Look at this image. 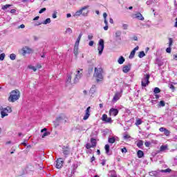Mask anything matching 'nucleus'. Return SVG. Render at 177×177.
Here are the masks:
<instances>
[{"mask_svg": "<svg viewBox=\"0 0 177 177\" xmlns=\"http://www.w3.org/2000/svg\"><path fill=\"white\" fill-rule=\"evenodd\" d=\"M93 77L96 80L97 84L103 82V69L102 68H95Z\"/></svg>", "mask_w": 177, "mask_h": 177, "instance_id": "nucleus-1", "label": "nucleus"}, {"mask_svg": "<svg viewBox=\"0 0 177 177\" xmlns=\"http://www.w3.org/2000/svg\"><path fill=\"white\" fill-rule=\"evenodd\" d=\"M89 8V6H85L80 8L79 10H77L74 15V17H80V16H83L84 17H86L88 16V13H89V11L86 10V9Z\"/></svg>", "mask_w": 177, "mask_h": 177, "instance_id": "nucleus-2", "label": "nucleus"}, {"mask_svg": "<svg viewBox=\"0 0 177 177\" xmlns=\"http://www.w3.org/2000/svg\"><path fill=\"white\" fill-rule=\"evenodd\" d=\"M19 99H20V91L19 90L12 91L8 97V101L11 103H15Z\"/></svg>", "mask_w": 177, "mask_h": 177, "instance_id": "nucleus-3", "label": "nucleus"}, {"mask_svg": "<svg viewBox=\"0 0 177 177\" xmlns=\"http://www.w3.org/2000/svg\"><path fill=\"white\" fill-rule=\"evenodd\" d=\"M67 122V118L64 114H61L55 121H54L55 127H59L61 124H66Z\"/></svg>", "mask_w": 177, "mask_h": 177, "instance_id": "nucleus-4", "label": "nucleus"}, {"mask_svg": "<svg viewBox=\"0 0 177 177\" xmlns=\"http://www.w3.org/2000/svg\"><path fill=\"white\" fill-rule=\"evenodd\" d=\"M149 80H150V75H144L141 81V85L142 88H146V86L150 84V81H149Z\"/></svg>", "mask_w": 177, "mask_h": 177, "instance_id": "nucleus-5", "label": "nucleus"}, {"mask_svg": "<svg viewBox=\"0 0 177 177\" xmlns=\"http://www.w3.org/2000/svg\"><path fill=\"white\" fill-rule=\"evenodd\" d=\"M98 55L99 56H102V53H103V50H104V40L100 39L98 43Z\"/></svg>", "mask_w": 177, "mask_h": 177, "instance_id": "nucleus-6", "label": "nucleus"}, {"mask_svg": "<svg viewBox=\"0 0 177 177\" xmlns=\"http://www.w3.org/2000/svg\"><path fill=\"white\" fill-rule=\"evenodd\" d=\"M82 73H84L83 69L79 68L75 73V76L74 78V84H77L80 80L82 77Z\"/></svg>", "mask_w": 177, "mask_h": 177, "instance_id": "nucleus-7", "label": "nucleus"}, {"mask_svg": "<svg viewBox=\"0 0 177 177\" xmlns=\"http://www.w3.org/2000/svg\"><path fill=\"white\" fill-rule=\"evenodd\" d=\"M8 113H12V108L7 107L4 110L1 111V118L6 117L8 115Z\"/></svg>", "mask_w": 177, "mask_h": 177, "instance_id": "nucleus-8", "label": "nucleus"}, {"mask_svg": "<svg viewBox=\"0 0 177 177\" xmlns=\"http://www.w3.org/2000/svg\"><path fill=\"white\" fill-rule=\"evenodd\" d=\"M21 51H22V55H24H24L31 53V52H32V49H31L28 46H25V47H23V48L21 49Z\"/></svg>", "mask_w": 177, "mask_h": 177, "instance_id": "nucleus-9", "label": "nucleus"}, {"mask_svg": "<svg viewBox=\"0 0 177 177\" xmlns=\"http://www.w3.org/2000/svg\"><path fill=\"white\" fill-rule=\"evenodd\" d=\"M63 164H64V162L63 161V159L59 158L56 161L55 167L58 169H60V168H62V167H63Z\"/></svg>", "mask_w": 177, "mask_h": 177, "instance_id": "nucleus-10", "label": "nucleus"}, {"mask_svg": "<svg viewBox=\"0 0 177 177\" xmlns=\"http://www.w3.org/2000/svg\"><path fill=\"white\" fill-rule=\"evenodd\" d=\"M102 121L104 122H106L107 124H111L113 122V120H111V118L107 117L106 114H104L102 118Z\"/></svg>", "mask_w": 177, "mask_h": 177, "instance_id": "nucleus-11", "label": "nucleus"}, {"mask_svg": "<svg viewBox=\"0 0 177 177\" xmlns=\"http://www.w3.org/2000/svg\"><path fill=\"white\" fill-rule=\"evenodd\" d=\"M89 115H91V106H88L86 109L83 120H84V121H86V120L89 118Z\"/></svg>", "mask_w": 177, "mask_h": 177, "instance_id": "nucleus-12", "label": "nucleus"}, {"mask_svg": "<svg viewBox=\"0 0 177 177\" xmlns=\"http://www.w3.org/2000/svg\"><path fill=\"white\" fill-rule=\"evenodd\" d=\"M160 132H164V134L166 136H169V135H171V131H169V130L165 129V127H160L159 129Z\"/></svg>", "mask_w": 177, "mask_h": 177, "instance_id": "nucleus-13", "label": "nucleus"}, {"mask_svg": "<svg viewBox=\"0 0 177 177\" xmlns=\"http://www.w3.org/2000/svg\"><path fill=\"white\" fill-rule=\"evenodd\" d=\"M118 114V109L111 108L109 111V115L115 117Z\"/></svg>", "mask_w": 177, "mask_h": 177, "instance_id": "nucleus-14", "label": "nucleus"}, {"mask_svg": "<svg viewBox=\"0 0 177 177\" xmlns=\"http://www.w3.org/2000/svg\"><path fill=\"white\" fill-rule=\"evenodd\" d=\"M120 97H121V93H115V95L113 96V98L112 100L113 103H115L118 102V100H120Z\"/></svg>", "mask_w": 177, "mask_h": 177, "instance_id": "nucleus-15", "label": "nucleus"}, {"mask_svg": "<svg viewBox=\"0 0 177 177\" xmlns=\"http://www.w3.org/2000/svg\"><path fill=\"white\" fill-rule=\"evenodd\" d=\"M131 64L124 66L122 68L123 73H124L125 74H127V73H129V71H131Z\"/></svg>", "mask_w": 177, "mask_h": 177, "instance_id": "nucleus-16", "label": "nucleus"}, {"mask_svg": "<svg viewBox=\"0 0 177 177\" xmlns=\"http://www.w3.org/2000/svg\"><path fill=\"white\" fill-rule=\"evenodd\" d=\"M136 50H139V46H136L134 49L131 52L130 55L129 56V59H133L135 57V53H136Z\"/></svg>", "mask_w": 177, "mask_h": 177, "instance_id": "nucleus-17", "label": "nucleus"}, {"mask_svg": "<svg viewBox=\"0 0 177 177\" xmlns=\"http://www.w3.org/2000/svg\"><path fill=\"white\" fill-rule=\"evenodd\" d=\"M46 131H47L46 128H44L41 130V132L44 133L41 136L42 138H45L46 136H49V135H50V132Z\"/></svg>", "mask_w": 177, "mask_h": 177, "instance_id": "nucleus-18", "label": "nucleus"}, {"mask_svg": "<svg viewBox=\"0 0 177 177\" xmlns=\"http://www.w3.org/2000/svg\"><path fill=\"white\" fill-rule=\"evenodd\" d=\"M78 46H80V44H77L75 43L73 53L76 57L78 56Z\"/></svg>", "mask_w": 177, "mask_h": 177, "instance_id": "nucleus-19", "label": "nucleus"}, {"mask_svg": "<svg viewBox=\"0 0 177 177\" xmlns=\"http://www.w3.org/2000/svg\"><path fill=\"white\" fill-rule=\"evenodd\" d=\"M136 19H138V20H141L143 21L145 20V17H143V15L140 14V12H138L137 14L135 15Z\"/></svg>", "mask_w": 177, "mask_h": 177, "instance_id": "nucleus-20", "label": "nucleus"}, {"mask_svg": "<svg viewBox=\"0 0 177 177\" xmlns=\"http://www.w3.org/2000/svg\"><path fill=\"white\" fill-rule=\"evenodd\" d=\"M159 172H160V170L150 171L149 175H150V176L157 177V176H158V173Z\"/></svg>", "mask_w": 177, "mask_h": 177, "instance_id": "nucleus-21", "label": "nucleus"}, {"mask_svg": "<svg viewBox=\"0 0 177 177\" xmlns=\"http://www.w3.org/2000/svg\"><path fill=\"white\" fill-rule=\"evenodd\" d=\"M125 62V58L124 57L120 56L118 60V63L119 64H124V62Z\"/></svg>", "mask_w": 177, "mask_h": 177, "instance_id": "nucleus-22", "label": "nucleus"}, {"mask_svg": "<svg viewBox=\"0 0 177 177\" xmlns=\"http://www.w3.org/2000/svg\"><path fill=\"white\" fill-rule=\"evenodd\" d=\"M62 153L64 156H68V154H70V150L68 149L63 148Z\"/></svg>", "mask_w": 177, "mask_h": 177, "instance_id": "nucleus-23", "label": "nucleus"}, {"mask_svg": "<svg viewBox=\"0 0 177 177\" xmlns=\"http://www.w3.org/2000/svg\"><path fill=\"white\" fill-rule=\"evenodd\" d=\"M137 156H138V158H142V157H143V156H145V153H143V151L139 150L137 152Z\"/></svg>", "mask_w": 177, "mask_h": 177, "instance_id": "nucleus-24", "label": "nucleus"}, {"mask_svg": "<svg viewBox=\"0 0 177 177\" xmlns=\"http://www.w3.org/2000/svg\"><path fill=\"white\" fill-rule=\"evenodd\" d=\"M91 143L92 147H96V139L91 138Z\"/></svg>", "mask_w": 177, "mask_h": 177, "instance_id": "nucleus-25", "label": "nucleus"}, {"mask_svg": "<svg viewBox=\"0 0 177 177\" xmlns=\"http://www.w3.org/2000/svg\"><path fill=\"white\" fill-rule=\"evenodd\" d=\"M160 150V151H165V150H168V145H162Z\"/></svg>", "mask_w": 177, "mask_h": 177, "instance_id": "nucleus-26", "label": "nucleus"}, {"mask_svg": "<svg viewBox=\"0 0 177 177\" xmlns=\"http://www.w3.org/2000/svg\"><path fill=\"white\" fill-rule=\"evenodd\" d=\"M145 56H146V54L145 53V51H141L138 54V57H140V59H142V57H145Z\"/></svg>", "mask_w": 177, "mask_h": 177, "instance_id": "nucleus-27", "label": "nucleus"}, {"mask_svg": "<svg viewBox=\"0 0 177 177\" xmlns=\"http://www.w3.org/2000/svg\"><path fill=\"white\" fill-rule=\"evenodd\" d=\"M82 37V33H80L76 40V42L75 44L80 45V41H81V38Z\"/></svg>", "mask_w": 177, "mask_h": 177, "instance_id": "nucleus-28", "label": "nucleus"}, {"mask_svg": "<svg viewBox=\"0 0 177 177\" xmlns=\"http://www.w3.org/2000/svg\"><path fill=\"white\" fill-rule=\"evenodd\" d=\"M10 6H12V5H10V4H6V5H5V6H3L1 7V9H2L3 10H6V9H9V8H10Z\"/></svg>", "mask_w": 177, "mask_h": 177, "instance_id": "nucleus-29", "label": "nucleus"}, {"mask_svg": "<svg viewBox=\"0 0 177 177\" xmlns=\"http://www.w3.org/2000/svg\"><path fill=\"white\" fill-rule=\"evenodd\" d=\"M155 2H157V1L156 0H148L146 3L147 5L149 6V5H153V3H155Z\"/></svg>", "mask_w": 177, "mask_h": 177, "instance_id": "nucleus-30", "label": "nucleus"}, {"mask_svg": "<svg viewBox=\"0 0 177 177\" xmlns=\"http://www.w3.org/2000/svg\"><path fill=\"white\" fill-rule=\"evenodd\" d=\"M108 142L109 143L113 144L115 142V138L114 137L109 138Z\"/></svg>", "mask_w": 177, "mask_h": 177, "instance_id": "nucleus-31", "label": "nucleus"}, {"mask_svg": "<svg viewBox=\"0 0 177 177\" xmlns=\"http://www.w3.org/2000/svg\"><path fill=\"white\" fill-rule=\"evenodd\" d=\"M142 119H137L136 121V125L138 127V125H142Z\"/></svg>", "mask_w": 177, "mask_h": 177, "instance_id": "nucleus-32", "label": "nucleus"}, {"mask_svg": "<svg viewBox=\"0 0 177 177\" xmlns=\"http://www.w3.org/2000/svg\"><path fill=\"white\" fill-rule=\"evenodd\" d=\"M160 172H162V173H167V172H172V169H169V168H168V169H162V170H160Z\"/></svg>", "mask_w": 177, "mask_h": 177, "instance_id": "nucleus-33", "label": "nucleus"}, {"mask_svg": "<svg viewBox=\"0 0 177 177\" xmlns=\"http://www.w3.org/2000/svg\"><path fill=\"white\" fill-rule=\"evenodd\" d=\"M105 151H106V154H109V153L110 151V145H105Z\"/></svg>", "mask_w": 177, "mask_h": 177, "instance_id": "nucleus-34", "label": "nucleus"}, {"mask_svg": "<svg viewBox=\"0 0 177 177\" xmlns=\"http://www.w3.org/2000/svg\"><path fill=\"white\" fill-rule=\"evenodd\" d=\"M137 146H138V147H139L140 149V147H142V146H143V141L139 140L137 143Z\"/></svg>", "mask_w": 177, "mask_h": 177, "instance_id": "nucleus-35", "label": "nucleus"}, {"mask_svg": "<svg viewBox=\"0 0 177 177\" xmlns=\"http://www.w3.org/2000/svg\"><path fill=\"white\" fill-rule=\"evenodd\" d=\"M66 83L67 84H71V75H68L67 80H66Z\"/></svg>", "mask_w": 177, "mask_h": 177, "instance_id": "nucleus-36", "label": "nucleus"}, {"mask_svg": "<svg viewBox=\"0 0 177 177\" xmlns=\"http://www.w3.org/2000/svg\"><path fill=\"white\" fill-rule=\"evenodd\" d=\"M154 93H160L161 92V90L158 87H156L153 90Z\"/></svg>", "mask_w": 177, "mask_h": 177, "instance_id": "nucleus-37", "label": "nucleus"}, {"mask_svg": "<svg viewBox=\"0 0 177 177\" xmlns=\"http://www.w3.org/2000/svg\"><path fill=\"white\" fill-rule=\"evenodd\" d=\"M50 23V18H47L44 22L43 24H49Z\"/></svg>", "mask_w": 177, "mask_h": 177, "instance_id": "nucleus-38", "label": "nucleus"}, {"mask_svg": "<svg viewBox=\"0 0 177 177\" xmlns=\"http://www.w3.org/2000/svg\"><path fill=\"white\" fill-rule=\"evenodd\" d=\"M10 59L11 60H15L16 59V55L15 54H11L10 55Z\"/></svg>", "mask_w": 177, "mask_h": 177, "instance_id": "nucleus-39", "label": "nucleus"}, {"mask_svg": "<svg viewBox=\"0 0 177 177\" xmlns=\"http://www.w3.org/2000/svg\"><path fill=\"white\" fill-rule=\"evenodd\" d=\"M174 43V40L172 38H169V46L171 47L172 46V44Z\"/></svg>", "mask_w": 177, "mask_h": 177, "instance_id": "nucleus-40", "label": "nucleus"}, {"mask_svg": "<svg viewBox=\"0 0 177 177\" xmlns=\"http://www.w3.org/2000/svg\"><path fill=\"white\" fill-rule=\"evenodd\" d=\"M92 148V145H91V143H87L86 145V149H87V150H89V149Z\"/></svg>", "mask_w": 177, "mask_h": 177, "instance_id": "nucleus-41", "label": "nucleus"}, {"mask_svg": "<svg viewBox=\"0 0 177 177\" xmlns=\"http://www.w3.org/2000/svg\"><path fill=\"white\" fill-rule=\"evenodd\" d=\"M159 106L160 107H164L165 106V102L164 101H160V103H159Z\"/></svg>", "mask_w": 177, "mask_h": 177, "instance_id": "nucleus-42", "label": "nucleus"}, {"mask_svg": "<svg viewBox=\"0 0 177 177\" xmlns=\"http://www.w3.org/2000/svg\"><path fill=\"white\" fill-rule=\"evenodd\" d=\"M5 59V53H1L0 55V60L3 61Z\"/></svg>", "mask_w": 177, "mask_h": 177, "instance_id": "nucleus-43", "label": "nucleus"}, {"mask_svg": "<svg viewBox=\"0 0 177 177\" xmlns=\"http://www.w3.org/2000/svg\"><path fill=\"white\" fill-rule=\"evenodd\" d=\"M115 37H116V38H118V37H121V32L120 31H117L115 32Z\"/></svg>", "mask_w": 177, "mask_h": 177, "instance_id": "nucleus-44", "label": "nucleus"}, {"mask_svg": "<svg viewBox=\"0 0 177 177\" xmlns=\"http://www.w3.org/2000/svg\"><path fill=\"white\" fill-rule=\"evenodd\" d=\"M66 32H68V34H71L73 32V30L71 28H68L66 29Z\"/></svg>", "mask_w": 177, "mask_h": 177, "instance_id": "nucleus-45", "label": "nucleus"}, {"mask_svg": "<svg viewBox=\"0 0 177 177\" xmlns=\"http://www.w3.org/2000/svg\"><path fill=\"white\" fill-rule=\"evenodd\" d=\"M123 30H128V24H123L122 25Z\"/></svg>", "mask_w": 177, "mask_h": 177, "instance_id": "nucleus-46", "label": "nucleus"}, {"mask_svg": "<svg viewBox=\"0 0 177 177\" xmlns=\"http://www.w3.org/2000/svg\"><path fill=\"white\" fill-rule=\"evenodd\" d=\"M88 39H89L90 41L91 39H93V35H92V34L88 35Z\"/></svg>", "mask_w": 177, "mask_h": 177, "instance_id": "nucleus-47", "label": "nucleus"}, {"mask_svg": "<svg viewBox=\"0 0 177 177\" xmlns=\"http://www.w3.org/2000/svg\"><path fill=\"white\" fill-rule=\"evenodd\" d=\"M46 8H41L40 10H39V13H44V12H46Z\"/></svg>", "mask_w": 177, "mask_h": 177, "instance_id": "nucleus-48", "label": "nucleus"}, {"mask_svg": "<svg viewBox=\"0 0 177 177\" xmlns=\"http://www.w3.org/2000/svg\"><path fill=\"white\" fill-rule=\"evenodd\" d=\"M122 153H127L128 151V150L127 149V148L124 147L121 149Z\"/></svg>", "mask_w": 177, "mask_h": 177, "instance_id": "nucleus-49", "label": "nucleus"}, {"mask_svg": "<svg viewBox=\"0 0 177 177\" xmlns=\"http://www.w3.org/2000/svg\"><path fill=\"white\" fill-rule=\"evenodd\" d=\"M93 44H95V41L91 40L89 41L88 45L89 46H93Z\"/></svg>", "mask_w": 177, "mask_h": 177, "instance_id": "nucleus-50", "label": "nucleus"}, {"mask_svg": "<svg viewBox=\"0 0 177 177\" xmlns=\"http://www.w3.org/2000/svg\"><path fill=\"white\" fill-rule=\"evenodd\" d=\"M169 88L170 89H172V91H175V86H174V84H170Z\"/></svg>", "mask_w": 177, "mask_h": 177, "instance_id": "nucleus-51", "label": "nucleus"}, {"mask_svg": "<svg viewBox=\"0 0 177 177\" xmlns=\"http://www.w3.org/2000/svg\"><path fill=\"white\" fill-rule=\"evenodd\" d=\"M129 138H131V136L128 134L124 136V139H129Z\"/></svg>", "mask_w": 177, "mask_h": 177, "instance_id": "nucleus-52", "label": "nucleus"}, {"mask_svg": "<svg viewBox=\"0 0 177 177\" xmlns=\"http://www.w3.org/2000/svg\"><path fill=\"white\" fill-rule=\"evenodd\" d=\"M145 145L146 147H150V142H145Z\"/></svg>", "mask_w": 177, "mask_h": 177, "instance_id": "nucleus-53", "label": "nucleus"}, {"mask_svg": "<svg viewBox=\"0 0 177 177\" xmlns=\"http://www.w3.org/2000/svg\"><path fill=\"white\" fill-rule=\"evenodd\" d=\"M166 52L167 53H171V47H168L167 49H166Z\"/></svg>", "mask_w": 177, "mask_h": 177, "instance_id": "nucleus-54", "label": "nucleus"}, {"mask_svg": "<svg viewBox=\"0 0 177 177\" xmlns=\"http://www.w3.org/2000/svg\"><path fill=\"white\" fill-rule=\"evenodd\" d=\"M103 17H104V19H107V13L104 12L103 13Z\"/></svg>", "mask_w": 177, "mask_h": 177, "instance_id": "nucleus-55", "label": "nucleus"}, {"mask_svg": "<svg viewBox=\"0 0 177 177\" xmlns=\"http://www.w3.org/2000/svg\"><path fill=\"white\" fill-rule=\"evenodd\" d=\"M29 68H31V70H33V71H37V68L35 66H30Z\"/></svg>", "mask_w": 177, "mask_h": 177, "instance_id": "nucleus-56", "label": "nucleus"}, {"mask_svg": "<svg viewBox=\"0 0 177 177\" xmlns=\"http://www.w3.org/2000/svg\"><path fill=\"white\" fill-rule=\"evenodd\" d=\"M102 166L106 165V160H102V162H101Z\"/></svg>", "mask_w": 177, "mask_h": 177, "instance_id": "nucleus-57", "label": "nucleus"}, {"mask_svg": "<svg viewBox=\"0 0 177 177\" xmlns=\"http://www.w3.org/2000/svg\"><path fill=\"white\" fill-rule=\"evenodd\" d=\"M104 30L105 31H107V30H109V25H106L104 27Z\"/></svg>", "mask_w": 177, "mask_h": 177, "instance_id": "nucleus-58", "label": "nucleus"}, {"mask_svg": "<svg viewBox=\"0 0 177 177\" xmlns=\"http://www.w3.org/2000/svg\"><path fill=\"white\" fill-rule=\"evenodd\" d=\"M26 26L24 24H21L19 26V28H24Z\"/></svg>", "mask_w": 177, "mask_h": 177, "instance_id": "nucleus-59", "label": "nucleus"}, {"mask_svg": "<svg viewBox=\"0 0 177 177\" xmlns=\"http://www.w3.org/2000/svg\"><path fill=\"white\" fill-rule=\"evenodd\" d=\"M56 17H57V15H56V13H53V19H56Z\"/></svg>", "mask_w": 177, "mask_h": 177, "instance_id": "nucleus-60", "label": "nucleus"}, {"mask_svg": "<svg viewBox=\"0 0 177 177\" xmlns=\"http://www.w3.org/2000/svg\"><path fill=\"white\" fill-rule=\"evenodd\" d=\"M109 23H111V24H113V23H114V21L112 19V18L109 19Z\"/></svg>", "mask_w": 177, "mask_h": 177, "instance_id": "nucleus-61", "label": "nucleus"}, {"mask_svg": "<svg viewBox=\"0 0 177 177\" xmlns=\"http://www.w3.org/2000/svg\"><path fill=\"white\" fill-rule=\"evenodd\" d=\"M10 13H16V10L15 9H12L10 10Z\"/></svg>", "mask_w": 177, "mask_h": 177, "instance_id": "nucleus-62", "label": "nucleus"}, {"mask_svg": "<svg viewBox=\"0 0 177 177\" xmlns=\"http://www.w3.org/2000/svg\"><path fill=\"white\" fill-rule=\"evenodd\" d=\"M174 27L177 28V18H176V22L174 24Z\"/></svg>", "mask_w": 177, "mask_h": 177, "instance_id": "nucleus-63", "label": "nucleus"}, {"mask_svg": "<svg viewBox=\"0 0 177 177\" xmlns=\"http://www.w3.org/2000/svg\"><path fill=\"white\" fill-rule=\"evenodd\" d=\"M174 60H177V54L174 55Z\"/></svg>", "mask_w": 177, "mask_h": 177, "instance_id": "nucleus-64", "label": "nucleus"}]
</instances>
